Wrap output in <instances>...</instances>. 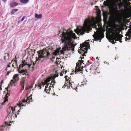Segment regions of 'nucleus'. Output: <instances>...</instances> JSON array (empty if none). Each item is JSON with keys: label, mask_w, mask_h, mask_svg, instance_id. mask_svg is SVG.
<instances>
[{"label": "nucleus", "mask_w": 131, "mask_h": 131, "mask_svg": "<svg viewBox=\"0 0 131 131\" xmlns=\"http://www.w3.org/2000/svg\"><path fill=\"white\" fill-rule=\"evenodd\" d=\"M60 34V36L62 38L61 39L62 43H64V45L65 49L69 50L71 49L72 51L74 50L75 46L73 43L72 39H74L76 37L75 34L72 31H68L63 29V31L60 30L59 31V35Z\"/></svg>", "instance_id": "f257e3e1"}, {"label": "nucleus", "mask_w": 131, "mask_h": 131, "mask_svg": "<svg viewBox=\"0 0 131 131\" xmlns=\"http://www.w3.org/2000/svg\"><path fill=\"white\" fill-rule=\"evenodd\" d=\"M91 24L92 22L90 20L86 19L84 21L83 26L80 27L77 30H74V31L79 35H84V32L89 33L92 30Z\"/></svg>", "instance_id": "f03ea898"}, {"label": "nucleus", "mask_w": 131, "mask_h": 131, "mask_svg": "<svg viewBox=\"0 0 131 131\" xmlns=\"http://www.w3.org/2000/svg\"><path fill=\"white\" fill-rule=\"evenodd\" d=\"M118 26L115 23L112 26L111 29V33L112 35L110 37V40L109 41L112 42L113 44H114L116 42H114L119 40L121 39L122 37L119 34L120 32L119 31V29Z\"/></svg>", "instance_id": "7ed1b4c3"}, {"label": "nucleus", "mask_w": 131, "mask_h": 131, "mask_svg": "<svg viewBox=\"0 0 131 131\" xmlns=\"http://www.w3.org/2000/svg\"><path fill=\"white\" fill-rule=\"evenodd\" d=\"M49 50H50V48H47L38 51L37 52L38 53V57H36V61H39L41 60L42 62L43 59H47V57L50 55Z\"/></svg>", "instance_id": "20e7f679"}, {"label": "nucleus", "mask_w": 131, "mask_h": 131, "mask_svg": "<svg viewBox=\"0 0 131 131\" xmlns=\"http://www.w3.org/2000/svg\"><path fill=\"white\" fill-rule=\"evenodd\" d=\"M109 1L106 3V6L112 9L115 15L118 16L120 13L119 10L117 9V3H118V0H109Z\"/></svg>", "instance_id": "39448f33"}, {"label": "nucleus", "mask_w": 131, "mask_h": 131, "mask_svg": "<svg viewBox=\"0 0 131 131\" xmlns=\"http://www.w3.org/2000/svg\"><path fill=\"white\" fill-rule=\"evenodd\" d=\"M7 111L8 114L7 117H8L9 121L11 120L12 118H15L17 117L15 114V108L13 109L12 107H10Z\"/></svg>", "instance_id": "423d86ee"}, {"label": "nucleus", "mask_w": 131, "mask_h": 131, "mask_svg": "<svg viewBox=\"0 0 131 131\" xmlns=\"http://www.w3.org/2000/svg\"><path fill=\"white\" fill-rule=\"evenodd\" d=\"M35 63L34 62H32V64H27L26 63L23 62V64H20L19 66L20 67H22V68L24 67V68L27 69V71H28V70H30V71L31 70L32 71L34 69V66L35 65Z\"/></svg>", "instance_id": "0eeeda50"}, {"label": "nucleus", "mask_w": 131, "mask_h": 131, "mask_svg": "<svg viewBox=\"0 0 131 131\" xmlns=\"http://www.w3.org/2000/svg\"><path fill=\"white\" fill-rule=\"evenodd\" d=\"M19 75L17 74H15L13 75V80H11L7 88H6L7 91H8V88L10 86H12L13 84L15 83L16 82H17L19 80Z\"/></svg>", "instance_id": "6e6552de"}, {"label": "nucleus", "mask_w": 131, "mask_h": 131, "mask_svg": "<svg viewBox=\"0 0 131 131\" xmlns=\"http://www.w3.org/2000/svg\"><path fill=\"white\" fill-rule=\"evenodd\" d=\"M83 61H84L82 60H79L78 62H77L76 63V67L75 71V74H77V72L82 71L83 68L84 67L83 66H81V63H83H83Z\"/></svg>", "instance_id": "1a4fd4ad"}, {"label": "nucleus", "mask_w": 131, "mask_h": 131, "mask_svg": "<svg viewBox=\"0 0 131 131\" xmlns=\"http://www.w3.org/2000/svg\"><path fill=\"white\" fill-rule=\"evenodd\" d=\"M32 95H30L29 97H27L26 100V101L25 99L23 100L22 101H20L19 104H17V105L19 107H20L21 106H25L26 105V102L28 103L30 102H31L32 101V98L31 97Z\"/></svg>", "instance_id": "9d476101"}, {"label": "nucleus", "mask_w": 131, "mask_h": 131, "mask_svg": "<svg viewBox=\"0 0 131 131\" xmlns=\"http://www.w3.org/2000/svg\"><path fill=\"white\" fill-rule=\"evenodd\" d=\"M94 34L93 35L95 40H101V39L104 37L103 34L94 32Z\"/></svg>", "instance_id": "9b49d317"}, {"label": "nucleus", "mask_w": 131, "mask_h": 131, "mask_svg": "<svg viewBox=\"0 0 131 131\" xmlns=\"http://www.w3.org/2000/svg\"><path fill=\"white\" fill-rule=\"evenodd\" d=\"M80 46L81 47V49L79 51L82 56H84L85 53L87 52L86 50V48L85 47L86 45L84 43H83L80 44Z\"/></svg>", "instance_id": "f8f14e48"}, {"label": "nucleus", "mask_w": 131, "mask_h": 131, "mask_svg": "<svg viewBox=\"0 0 131 131\" xmlns=\"http://www.w3.org/2000/svg\"><path fill=\"white\" fill-rule=\"evenodd\" d=\"M23 81H20V84L21 85L24 86V85L25 84H26L27 83V80L25 79V77H23Z\"/></svg>", "instance_id": "ddd939ff"}, {"label": "nucleus", "mask_w": 131, "mask_h": 131, "mask_svg": "<svg viewBox=\"0 0 131 131\" xmlns=\"http://www.w3.org/2000/svg\"><path fill=\"white\" fill-rule=\"evenodd\" d=\"M9 95L8 93L6 95L5 97V99L4 100V102L2 103V104L4 105L5 104L6 102H7L8 101L7 98L8 97V95Z\"/></svg>", "instance_id": "4468645a"}, {"label": "nucleus", "mask_w": 131, "mask_h": 131, "mask_svg": "<svg viewBox=\"0 0 131 131\" xmlns=\"http://www.w3.org/2000/svg\"><path fill=\"white\" fill-rule=\"evenodd\" d=\"M18 3H17L14 2H12L10 3V5L11 7H14L16 6L17 5Z\"/></svg>", "instance_id": "2eb2a0df"}, {"label": "nucleus", "mask_w": 131, "mask_h": 131, "mask_svg": "<svg viewBox=\"0 0 131 131\" xmlns=\"http://www.w3.org/2000/svg\"><path fill=\"white\" fill-rule=\"evenodd\" d=\"M60 53L59 49H57L53 53V54L55 56L59 55Z\"/></svg>", "instance_id": "dca6fc26"}, {"label": "nucleus", "mask_w": 131, "mask_h": 131, "mask_svg": "<svg viewBox=\"0 0 131 131\" xmlns=\"http://www.w3.org/2000/svg\"><path fill=\"white\" fill-rule=\"evenodd\" d=\"M28 71H27V69H25V70H22L20 71H19L18 72L20 73H23V75H24L25 73H26V72H27Z\"/></svg>", "instance_id": "f3484780"}, {"label": "nucleus", "mask_w": 131, "mask_h": 131, "mask_svg": "<svg viewBox=\"0 0 131 131\" xmlns=\"http://www.w3.org/2000/svg\"><path fill=\"white\" fill-rule=\"evenodd\" d=\"M35 16L36 17L40 19L42 17V16L41 14L38 15L36 13L35 15Z\"/></svg>", "instance_id": "a211bd4d"}, {"label": "nucleus", "mask_w": 131, "mask_h": 131, "mask_svg": "<svg viewBox=\"0 0 131 131\" xmlns=\"http://www.w3.org/2000/svg\"><path fill=\"white\" fill-rule=\"evenodd\" d=\"M18 10V9H13L12 10L10 14L11 15H12L14 14V13L16 12Z\"/></svg>", "instance_id": "6ab92c4d"}, {"label": "nucleus", "mask_w": 131, "mask_h": 131, "mask_svg": "<svg viewBox=\"0 0 131 131\" xmlns=\"http://www.w3.org/2000/svg\"><path fill=\"white\" fill-rule=\"evenodd\" d=\"M29 72L28 71L27 72H26V73H25V75H26V76L25 77V78L27 77V79L26 80H27L28 79H29Z\"/></svg>", "instance_id": "aec40b11"}, {"label": "nucleus", "mask_w": 131, "mask_h": 131, "mask_svg": "<svg viewBox=\"0 0 131 131\" xmlns=\"http://www.w3.org/2000/svg\"><path fill=\"white\" fill-rule=\"evenodd\" d=\"M43 85V86H44L45 85H47L46 86H45L46 88H48V86L49 84V83L47 82H45L44 83H42V85Z\"/></svg>", "instance_id": "412c9836"}, {"label": "nucleus", "mask_w": 131, "mask_h": 131, "mask_svg": "<svg viewBox=\"0 0 131 131\" xmlns=\"http://www.w3.org/2000/svg\"><path fill=\"white\" fill-rule=\"evenodd\" d=\"M20 1L21 3L26 4L28 2L29 0H20Z\"/></svg>", "instance_id": "4be33fe9"}, {"label": "nucleus", "mask_w": 131, "mask_h": 131, "mask_svg": "<svg viewBox=\"0 0 131 131\" xmlns=\"http://www.w3.org/2000/svg\"><path fill=\"white\" fill-rule=\"evenodd\" d=\"M67 77H68L67 76H66L65 77V78L67 80V83H69L68 84H69V85H72V84L70 83V81H69V82H68V80L67 79Z\"/></svg>", "instance_id": "5701e85b"}, {"label": "nucleus", "mask_w": 131, "mask_h": 131, "mask_svg": "<svg viewBox=\"0 0 131 131\" xmlns=\"http://www.w3.org/2000/svg\"><path fill=\"white\" fill-rule=\"evenodd\" d=\"M6 54V56H4V59L5 60L6 58H7V59H8L9 57V53H7Z\"/></svg>", "instance_id": "b1692460"}, {"label": "nucleus", "mask_w": 131, "mask_h": 131, "mask_svg": "<svg viewBox=\"0 0 131 131\" xmlns=\"http://www.w3.org/2000/svg\"><path fill=\"white\" fill-rule=\"evenodd\" d=\"M21 90H20V91H21L23 90L24 89V86H23V85H21Z\"/></svg>", "instance_id": "393cba45"}, {"label": "nucleus", "mask_w": 131, "mask_h": 131, "mask_svg": "<svg viewBox=\"0 0 131 131\" xmlns=\"http://www.w3.org/2000/svg\"><path fill=\"white\" fill-rule=\"evenodd\" d=\"M68 84H67L66 83V82L64 84V85H63L64 88H65L66 86H67V85Z\"/></svg>", "instance_id": "a878e982"}, {"label": "nucleus", "mask_w": 131, "mask_h": 131, "mask_svg": "<svg viewBox=\"0 0 131 131\" xmlns=\"http://www.w3.org/2000/svg\"><path fill=\"white\" fill-rule=\"evenodd\" d=\"M10 66L9 65H8L7 66V67L6 68V70L7 71V68L8 67H10Z\"/></svg>", "instance_id": "bb28decb"}, {"label": "nucleus", "mask_w": 131, "mask_h": 131, "mask_svg": "<svg viewBox=\"0 0 131 131\" xmlns=\"http://www.w3.org/2000/svg\"><path fill=\"white\" fill-rule=\"evenodd\" d=\"M53 80H52L51 82V83L50 84H52V83H56L55 81H54V78H53Z\"/></svg>", "instance_id": "cd10ccee"}, {"label": "nucleus", "mask_w": 131, "mask_h": 131, "mask_svg": "<svg viewBox=\"0 0 131 131\" xmlns=\"http://www.w3.org/2000/svg\"><path fill=\"white\" fill-rule=\"evenodd\" d=\"M3 81H4V80H2L1 82V85H0V86H2V84L3 83Z\"/></svg>", "instance_id": "c85d7f7f"}, {"label": "nucleus", "mask_w": 131, "mask_h": 131, "mask_svg": "<svg viewBox=\"0 0 131 131\" xmlns=\"http://www.w3.org/2000/svg\"><path fill=\"white\" fill-rule=\"evenodd\" d=\"M24 18H25V17H23V18H22L21 19V21H23L24 20Z\"/></svg>", "instance_id": "c756f323"}, {"label": "nucleus", "mask_w": 131, "mask_h": 131, "mask_svg": "<svg viewBox=\"0 0 131 131\" xmlns=\"http://www.w3.org/2000/svg\"><path fill=\"white\" fill-rule=\"evenodd\" d=\"M11 72V71H10V72H9V71H8V72H7V75H8V74H9V73H10V72Z\"/></svg>", "instance_id": "7c9ffc66"}, {"label": "nucleus", "mask_w": 131, "mask_h": 131, "mask_svg": "<svg viewBox=\"0 0 131 131\" xmlns=\"http://www.w3.org/2000/svg\"><path fill=\"white\" fill-rule=\"evenodd\" d=\"M50 81V80H48L47 81H45V82H47L48 83V82Z\"/></svg>", "instance_id": "2f4dec72"}, {"label": "nucleus", "mask_w": 131, "mask_h": 131, "mask_svg": "<svg viewBox=\"0 0 131 131\" xmlns=\"http://www.w3.org/2000/svg\"><path fill=\"white\" fill-rule=\"evenodd\" d=\"M130 39V38H126V41H127V40H128L129 39Z\"/></svg>", "instance_id": "473e14b6"}, {"label": "nucleus", "mask_w": 131, "mask_h": 131, "mask_svg": "<svg viewBox=\"0 0 131 131\" xmlns=\"http://www.w3.org/2000/svg\"><path fill=\"white\" fill-rule=\"evenodd\" d=\"M43 86V85H42V84H41V85H40L39 86V87H40V89H41V86Z\"/></svg>", "instance_id": "72a5a7b5"}, {"label": "nucleus", "mask_w": 131, "mask_h": 131, "mask_svg": "<svg viewBox=\"0 0 131 131\" xmlns=\"http://www.w3.org/2000/svg\"><path fill=\"white\" fill-rule=\"evenodd\" d=\"M2 1L3 2H5L7 0H2Z\"/></svg>", "instance_id": "f704fd0d"}, {"label": "nucleus", "mask_w": 131, "mask_h": 131, "mask_svg": "<svg viewBox=\"0 0 131 131\" xmlns=\"http://www.w3.org/2000/svg\"><path fill=\"white\" fill-rule=\"evenodd\" d=\"M32 86H30L29 87V89H31L32 88Z\"/></svg>", "instance_id": "c9c22d12"}, {"label": "nucleus", "mask_w": 131, "mask_h": 131, "mask_svg": "<svg viewBox=\"0 0 131 131\" xmlns=\"http://www.w3.org/2000/svg\"><path fill=\"white\" fill-rule=\"evenodd\" d=\"M29 89V88H25V89H26V90H28Z\"/></svg>", "instance_id": "e433bc0d"}, {"label": "nucleus", "mask_w": 131, "mask_h": 131, "mask_svg": "<svg viewBox=\"0 0 131 131\" xmlns=\"http://www.w3.org/2000/svg\"><path fill=\"white\" fill-rule=\"evenodd\" d=\"M58 76V74H57L56 75V77H57Z\"/></svg>", "instance_id": "4c0bfd02"}, {"label": "nucleus", "mask_w": 131, "mask_h": 131, "mask_svg": "<svg viewBox=\"0 0 131 131\" xmlns=\"http://www.w3.org/2000/svg\"><path fill=\"white\" fill-rule=\"evenodd\" d=\"M0 90H2V88H1V86H0Z\"/></svg>", "instance_id": "58836bf2"}, {"label": "nucleus", "mask_w": 131, "mask_h": 131, "mask_svg": "<svg viewBox=\"0 0 131 131\" xmlns=\"http://www.w3.org/2000/svg\"><path fill=\"white\" fill-rule=\"evenodd\" d=\"M60 76H62V73H60Z\"/></svg>", "instance_id": "ea45409f"}, {"label": "nucleus", "mask_w": 131, "mask_h": 131, "mask_svg": "<svg viewBox=\"0 0 131 131\" xmlns=\"http://www.w3.org/2000/svg\"><path fill=\"white\" fill-rule=\"evenodd\" d=\"M55 58V56H54V57H52V58L53 59H54Z\"/></svg>", "instance_id": "a19ab883"}, {"label": "nucleus", "mask_w": 131, "mask_h": 131, "mask_svg": "<svg viewBox=\"0 0 131 131\" xmlns=\"http://www.w3.org/2000/svg\"><path fill=\"white\" fill-rule=\"evenodd\" d=\"M123 0V1L124 0ZM127 0H124V1L125 2H126L127 1Z\"/></svg>", "instance_id": "79ce46f5"}, {"label": "nucleus", "mask_w": 131, "mask_h": 131, "mask_svg": "<svg viewBox=\"0 0 131 131\" xmlns=\"http://www.w3.org/2000/svg\"><path fill=\"white\" fill-rule=\"evenodd\" d=\"M98 57H97L96 58V59L98 60Z\"/></svg>", "instance_id": "37998d69"}, {"label": "nucleus", "mask_w": 131, "mask_h": 131, "mask_svg": "<svg viewBox=\"0 0 131 131\" xmlns=\"http://www.w3.org/2000/svg\"><path fill=\"white\" fill-rule=\"evenodd\" d=\"M35 50H34V53H35Z\"/></svg>", "instance_id": "c03bdc74"}, {"label": "nucleus", "mask_w": 131, "mask_h": 131, "mask_svg": "<svg viewBox=\"0 0 131 131\" xmlns=\"http://www.w3.org/2000/svg\"><path fill=\"white\" fill-rule=\"evenodd\" d=\"M18 112H20V110H18Z\"/></svg>", "instance_id": "a18cd8bd"}, {"label": "nucleus", "mask_w": 131, "mask_h": 131, "mask_svg": "<svg viewBox=\"0 0 131 131\" xmlns=\"http://www.w3.org/2000/svg\"><path fill=\"white\" fill-rule=\"evenodd\" d=\"M84 58V57H81V59H82V58Z\"/></svg>", "instance_id": "49530a36"}, {"label": "nucleus", "mask_w": 131, "mask_h": 131, "mask_svg": "<svg viewBox=\"0 0 131 131\" xmlns=\"http://www.w3.org/2000/svg\"><path fill=\"white\" fill-rule=\"evenodd\" d=\"M12 66L13 67H14V65L13 64L12 65Z\"/></svg>", "instance_id": "de8ad7c7"}, {"label": "nucleus", "mask_w": 131, "mask_h": 131, "mask_svg": "<svg viewBox=\"0 0 131 131\" xmlns=\"http://www.w3.org/2000/svg\"><path fill=\"white\" fill-rule=\"evenodd\" d=\"M95 28H96V29H98L97 28H96V27H95Z\"/></svg>", "instance_id": "09e8293b"}, {"label": "nucleus", "mask_w": 131, "mask_h": 131, "mask_svg": "<svg viewBox=\"0 0 131 131\" xmlns=\"http://www.w3.org/2000/svg\"><path fill=\"white\" fill-rule=\"evenodd\" d=\"M10 64V63H9V64H8V65H9V64Z\"/></svg>", "instance_id": "8fccbe9b"}, {"label": "nucleus", "mask_w": 131, "mask_h": 131, "mask_svg": "<svg viewBox=\"0 0 131 131\" xmlns=\"http://www.w3.org/2000/svg\"><path fill=\"white\" fill-rule=\"evenodd\" d=\"M120 42H122V41H120Z\"/></svg>", "instance_id": "3c124183"}, {"label": "nucleus", "mask_w": 131, "mask_h": 131, "mask_svg": "<svg viewBox=\"0 0 131 131\" xmlns=\"http://www.w3.org/2000/svg\"><path fill=\"white\" fill-rule=\"evenodd\" d=\"M31 50L32 52H33V51H32V49H31Z\"/></svg>", "instance_id": "603ef678"}, {"label": "nucleus", "mask_w": 131, "mask_h": 131, "mask_svg": "<svg viewBox=\"0 0 131 131\" xmlns=\"http://www.w3.org/2000/svg\"><path fill=\"white\" fill-rule=\"evenodd\" d=\"M129 4H131L130 3V2H129Z\"/></svg>", "instance_id": "864d4df0"}, {"label": "nucleus", "mask_w": 131, "mask_h": 131, "mask_svg": "<svg viewBox=\"0 0 131 131\" xmlns=\"http://www.w3.org/2000/svg\"><path fill=\"white\" fill-rule=\"evenodd\" d=\"M107 47H108V48H109V46H107Z\"/></svg>", "instance_id": "5fc2aeb1"}, {"label": "nucleus", "mask_w": 131, "mask_h": 131, "mask_svg": "<svg viewBox=\"0 0 131 131\" xmlns=\"http://www.w3.org/2000/svg\"><path fill=\"white\" fill-rule=\"evenodd\" d=\"M16 61L15 62H16V63H15V64H16Z\"/></svg>", "instance_id": "6e6d98bb"}, {"label": "nucleus", "mask_w": 131, "mask_h": 131, "mask_svg": "<svg viewBox=\"0 0 131 131\" xmlns=\"http://www.w3.org/2000/svg\"><path fill=\"white\" fill-rule=\"evenodd\" d=\"M37 86V85H36H36H35V86Z\"/></svg>", "instance_id": "4d7b16f0"}, {"label": "nucleus", "mask_w": 131, "mask_h": 131, "mask_svg": "<svg viewBox=\"0 0 131 131\" xmlns=\"http://www.w3.org/2000/svg\"><path fill=\"white\" fill-rule=\"evenodd\" d=\"M88 62H89V61L88 60Z\"/></svg>", "instance_id": "13d9d810"}, {"label": "nucleus", "mask_w": 131, "mask_h": 131, "mask_svg": "<svg viewBox=\"0 0 131 131\" xmlns=\"http://www.w3.org/2000/svg\"><path fill=\"white\" fill-rule=\"evenodd\" d=\"M115 59H116V58H115Z\"/></svg>", "instance_id": "bf43d9fd"}, {"label": "nucleus", "mask_w": 131, "mask_h": 131, "mask_svg": "<svg viewBox=\"0 0 131 131\" xmlns=\"http://www.w3.org/2000/svg\"><path fill=\"white\" fill-rule=\"evenodd\" d=\"M16 107V106H15V108Z\"/></svg>", "instance_id": "052dcab7"}]
</instances>
